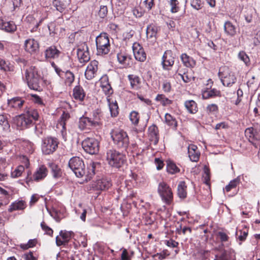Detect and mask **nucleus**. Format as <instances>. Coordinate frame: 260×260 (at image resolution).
I'll list each match as a JSON object with an SVG mask.
<instances>
[{
	"instance_id": "41",
	"label": "nucleus",
	"mask_w": 260,
	"mask_h": 260,
	"mask_svg": "<svg viewBox=\"0 0 260 260\" xmlns=\"http://www.w3.org/2000/svg\"><path fill=\"white\" fill-rule=\"evenodd\" d=\"M8 164L5 158H0V181H4L7 178L8 175L3 173L2 171L7 167Z\"/></svg>"
},
{
	"instance_id": "19",
	"label": "nucleus",
	"mask_w": 260,
	"mask_h": 260,
	"mask_svg": "<svg viewBox=\"0 0 260 260\" xmlns=\"http://www.w3.org/2000/svg\"><path fill=\"white\" fill-rule=\"evenodd\" d=\"M24 49L26 52L30 54H34L38 51L39 44L35 39H28L25 41Z\"/></svg>"
},
{
	"instance_id": "10",
	"label": "nucleus",
	"mask_w": 260,
	"mask_h": 260,
	"mask_svg": "<svg viewBox=\"0 0 260 260\" xmlns=\"http://www.w3.org/2000/svg\"><path fill=\"white\" fill-rule=\"evenodd\" d=\"M58 146V142L56 138L47 137L42 141V150L45 154L52 153Z\"/></svg>"
},
{
	"instance_id": "42",
	"label": "nucleus",
	"mask_w": 260,
	"mask_h": 260,
	"mask_svg": "<svg viewBox=\"0 0 260 260\" xmlns=\"http://www.w3.org/2000/svg\"><path fill=\"white\" fill-rule=\"evenodd\" d=\"M68 4L63 3L60 0H53V6L56 10L61 13H62L66 9L67 5Z\"/></svg>"
},
{
	"instance_id": "7",
	"label": "nucleus",
	"mask_w": 260,
	"mask_h": 260,
	"mask_svg": "<svg viewBox=\"0 0 260 260\" xmlns=\"http://www.w3.org/2000/svg\"><path fill=\"white\" fill-rule=\"evenodd\" d=\"M157 192L164 203L168 205L171 203L173 199V192L170 187L166 182H161L159 183Z\"/></svg>"
},
{
	"instance_id": "63",
	"label": "nucleus",
	"mask_w": 260,
	"mask_h": 260,
	"mask_svg": "<svg viewBox=\"0 0 260 260\" xmlns=\"http://www.w3.org/2000/svg\"><path fill=\"white\" fill-rule=\"evenodd\" d=\"M100 83L101 88L104 87L105 86H108L110 85L109 82V79L107 75H104L100 79Z\"/></svg>"
},
{
	"instance_id": "14",
	"label": "nucleus",
	"mask_w": 260,
	"mask_h": 260,
	"mask_svg": "<svg viewBox=\"0 0 260 260\" xmlns=\"http://www.w3.org/2000/svg\"><path fill=\"white\" fill-rule=\"evenodd\" d=\"M112 185L111 180L107 178H102L96 180L92 184L94 190H105L109 189Z\"/></svg>"
},
{
	"instance_id": "64",
	"label": "nucleus",
	"mask_w": 260,
	"mask_h": 260,
	"mask_svg": "<svg viewBox=\"0 0 260 260\" xmlns=\"http://www.w3.org/2000/svg\"><path fill=\"white\" fill-rule=\"evenodd\" d=\"M103 92L105 93L106 95H107V96L110 97V95L112 94L113 92V90L111 86L110 85L104 86L102 88Z\"/></svg>"
},
{
	"instance_id": "11",
	"label": "nucleus",
	"mask_w": 260,
	"mask_h": 260,
	"mask_svg": "<svg viewBox=\"0 0 260 260\" xmlns=\"http://www.w3.org/2000/svg\"><path fill=\"white\" fill-rule=\"evenodd\" d=\"M77 55L80 63H84L89 60L88 47L85 43H82L78 46Z\"/></svg>"
},
{
	"instance_id": "28",
	"label": "nucleus",
	"mask_w": 260,
	"mask_h": 260,
	"mask_svg": "<svg viewBox=\"0 0 260 260\" xmlns=\"http://www.w3.org/2000/svg\"><path fill=\"white\" fill-rule=\"evenodd\" d=\"M217 96H221V92L215 88L205 90L202 92L203 99L214 98Z\"/></svg>"
},
{
	"instance_id": "3",
	"label": "nucleus",
	"mask_w": 260,
	"mask_h": 260,
	"mask_svg": "<svg viewBox=\"0 0 260 260\" xmlns=\"http://www.w3.org/2000/svg\"><path fill=\"white\" fill-rule=\"evenodd\" d=\"M38 111L34 109H29L25 114H21L15 119V123L18 129H23L33 124V121L39 119Z\"/></svg>"
},
{
	"instance_id": "48",
	"label": "nucleus",
	"mask_w": 260,
	"mask_h": 260,
	"mask_svg": "<svg viewBox=\"0 0 260 260\" xmlns=\"http://www.w3.org/2000/svg\"><path fill=\"white\" fill-rule=\"evenodd\" d=\"M240 179L238 177L233 180L231 181L228 185H227L225 187V190L229 192L231 189L235 188L237 187L238 185L240 184Z\"/></svg>"
},
{
	"instance_id": "33",
	"label": "nucleus",
	"mask_w": 260,
	"mask_h": 260,
	"mask_svg": "<svg viewBox=\"0 0 260 260\" xmlns=\"http://www.w3.org/2000/svg\"><path fill=\"white\" fill-rule=\"evenodd\" d=\"M158 28L153 24H150L147 26L146 30V35L147 38L152 39L153 41L156 39V36L157 33Z\"/></svg>"
},
{
	"instance_id": "27",
	"label": "nucleus",
	"mask_w": 260,
	"mask_h": 260,
	"mask_svg": "<svg viewBox=\"0 0 260 260\" xmlns=\"http://www.w3.org/2000/svg\"><path fill=\"white\" fill-rule=\"evenodd\" d=\"M224 30L225 33L229 36L233 37L237 34V28L230 21H226L224 24Z\"/></svg>"
},
{
	"instance_id": "20",
	"label": "nucleus",
	"mask_w": 260,
	"mask_h": 260,
	"mask_svg": "<svg viewBox=\"0 0 260 260\" xmlns=\"http://www.w3.org/2000/svg\"><path fill=\"white\" fill-rule=\"evenodd\" d=\"M70 118V115L68 113L63 112L62 114L59 121L58 122L56 127L58 129L61 133L62 136L63 138H66L67 135L66 121Z\"/></svg>"
},
{
	"instance_id": "38",
	"label": "nucleus",
	"mask_w": 260,
	"mask_h": 260,
	"mask_svg": "<svg viewBox=\"0 0 260 260\" xmlns=\"http://www.w3.org/2000/svg\"><path fill=\"white\" fill-rule=\"evenodd\" d=\"M165 122L169 126L176 128L177 126V122L176 119L171 114L166 113L165 116Z\"/></svg>"
},
{
	"instance_id": "4",
	"label": "nucleus",
	"mask_w": 260,
	"mask_h": 260,
	"mask_svg": "<svg viewBox=\"0 0 260 260\" xmlns=\"http://www.w3.org/2000/svg\"><path fill=\"white\" fill-rule=\"evenodd\" d=\"M106 160L111 167L119 168L125 162L126 158L122 153L114 149H109L106 153Z\"/></svg>"
},
{
	"instance_id": "53",
	"label": "nucleus",
	"mask_w": 260,
	"mask_h": 260,
	"mask_svg": "<svg viewBox=\"0 0 260 260\" xmlns=\"http://www.w3.org/2000/svg\"><path fill=\"white\" fill-rule=\"evenodd\" d=\"M169 4L171 6V12L172 13H175L179 11V2L177 0H170Z\"/></svg>"
},
{
	"instance_id": "12",
	"label": "nucleus",
	"mask_w": 260,
	"mask_h": 260,
	"mask_svg": "<svg viewBox=\"0 0 260 260\" xmlns=\"http://www.w3.org/2000/svg\"><path fill=\"white\" fill-rule=\"evenodd\" d=\"M174 63V56L170 50L166 51L162 57L161 65L165 70H169Z\"/></svg>"
},
{
	"instance_id": "58",
	"label": "nucleus",
	"mask_w": 260,
	"mask_h": 260,
	"mask_svg": "<svg viewBox=\"0 0 260 260\" xmlns=\"http://www.w3.org/2000/svg\"><path fill=\"white\" fill-rule=\"evenodd\" d=\"M255 131L253 127L247 128L245 131L246 136L252 139L255 138Z\"/></svg>"
},
{
	"instance_id": "2",
	"label": "nucleus",
	"mask_w": 260,
	"mask_h": 260,
	"mask_svg": "<svg viewBox=\"0 0 260 260\" xmlns=\"http://www.w3.org/2000/svg\"><path fill=\"white\" fill-rule=\"evenodd\" d=\"M25 79L29 88L37 91L42 90V86L45 81L43 80L38 69L35 67H30L25 72Z\"/></svg>"
},
{
	"instance_id": "55",
	"label": "nucleus",
	"mask_w": 260,
	"mask_h": 260,
	"mask_svg": "<svg viewBox=\"0 0 260 260\" xmlns=\"http://www.w3.org/2000/svg\"><path fill=\"white\" fill-rule=\"evenodd\" d=\"M210 173L209 171L206 169L204 170V173L203 175V181L204 183L207 184V185H210Z\"/></svg>"
},
{
	"instance_id": "16",
	"label": "nucleus",
	"mask_w": 260,
	"mask_h": 260,
	"mask_svg": "<svg viewBox=\"0 0 260 260\" xmlns=\"http://www.w3.org/2000/svg\"><path fill=\"white\" fill-rule=\"evenodd\" d=\"M25 103V100L18 96L7 100L8 107L10 109L17 111L22 109Z\"/></svg>"
},
{
	"instance_id": "54",
	"label": "nucleus",
	"mask_w": 260,
	"mask_h": 260,
	"mask_svg": "<svg viewBox=\"0 0 260 260\" xmlns=\"http://www.w3.org/2000/svg\"><path fill=\"white\" fill-rule=\"evenodd\" d=\"M238 56V58L243 61L246 64L249 63L250 60L249 58L244 51H240Z\"/></svg>"
},
{
	"instance_id": "9",
	"label": "nucleus",
	"mask_w": 260,
	"mask_h": 260,
	"mask_svg": "<svg viewBox=\"0 0 260 260\" xmlns=\"http://www.w3.org/2000/svg\"><path fill=\"white\" fill-rule=\"evenodd\" d=\"M82 147L87 153L95 154L99 151V142L94 138H87L82 143Z\"/></svg>"
},
{
	"instance_id": "6",
	"label": "nucleus",
	"mask_w": 260,
	"mask_h": 260,
	"mask_svg": "<svg viewBox=\"0 0 260 260\" xmlns=\"http://www.w3.org/2000/svg\"><path fill=\"white\" fill-rule=\"evenodd\" d=\"M97 54L104 55L107 54L110 50V44L108 35L106 33H102L96 38Z\"/></svg>"
},
{
	"instance_id": "18",
	"label": "nucleus",
	"mask_w": 260,
	"mask_h": 260,
	"mask_svg": "<svg viewBox=\"0 0 260 260\" xmlns=\"http://www.w3.org/2000/svg\"><path fill=\"white\" fill-rule=\"evenodd\" d=\"M60 54V52L56 46H51L48 47L44 51L45 60L50 61L52 59L57 58Z\"/></svg>"
},
{
	"instance_id": "47",
	"label": "nucleus",
	"mask_w": 260,
	"mask_h": 260,
	"mask_svg": "<svg viewBox=\"0 0 260 260\" xmlns=\"http://www.w3.org/2000/svg\"><path fill=\"white\" fill-rule=\"evenodd\" d=\"M155 100L159 102L163 106L170 105L172 102L164 94H158L155 98Z\"/></svg>"
},
{
	"instance_id": "60",
	"label": "nucleus",
	"mask_w": 260,
	"mask_h": 260,
	"mask_svg": "<svg viewBox=\"0 0 260 260\" xmlns=\"http://www.w3.org/2000/svg\"><path fill=\"white\" fill-rule=\"evenodd\" d=\"M41 226L43 230L45 233L49 236H52L53 234V230L48 226L44 222H42L41 224Z\"/></svg>"
},
{
	"instance_id": "25",
	"label": "nucleus",
	"mask_w": 260,
	"mask_h": 260,
	"mask_svg": "<svg viewBox=\"0 0 260 260\" xmlns=\"http://www.w3.org/2000/svg\"><path fill=\"white\" fill-rule=\"evenodd\" d=\"M0 28L7 32H13L16 29V26L12 21H5L0 18Z\"/></svg>"
},
{
	"instance_id": "29",
	"label": "nucleus",
	"mask_w": 260,
	"mask_h": 260,
	"mask_svg": "<svg viewBox=\"0 0 260 260\" xmlns=\"http://www.w3.org/2000/svg\"><path fill=\"white\" fill-rule=\"evenodd\" d=\"M73 96L74 98L79 101H82L85 96V93L83 88L80 86H76L73 89Z\"/></svg>"
},
{
	"instance_id": "15",
	"label": "nucleus",
	"mask_w": 260,
	"mask_h": 260,
	"mask_svg": "<svg viewBox=\"0 0 260 260\" xmlns=\"http://www.w3.org/2000/svg\"><path fill=\"white\" fill-rule=\"evenodd\" d=\"M99 62L95 60L91 61L86 68L85 76L87 80H91L95 75L98 69Z\"/></svg>"
},
{
	"instance_id": "44",
	"label": "nucleus",
	"mask_w": 260,
	"mask_h": 260,
	"mask_svg": "<svg viewBox=\"0 0 260 260\" xmlns=\"http://www.w3.org/2000/svg\"><path fill=\"white\" fill-rule=\"evenodd\" d=\"M167 169L168 173L173 174L179 172V169L171 161H167Z\"/></svg>"
},
{
	"instance_id": "51",
	"label": "nucleus",
	"mask_w": 260,
	"mask_h": 260,
	"mask_svg": "<svg viewBox=\"0 0 260 260\" xmlns=\"http://www.w3.org/2000/svg\"><path fill=\"white\" fill-rule=\"evenodd\" d=\"M178 72V70H177L175 75L177 76H179L184 83H187L191 81L192 76L189 75L187 72L182 74L180 72L177 73Z\"/></svg>"
},
{
	"instance_id": "61",
	"label": "nucleus",
	"mask_w": 260,
	"mask_h": 260,
	"mask_svg": "<svg viewBox=\"0 0 260 260\" xmlns=\"http://www.w3.org/2000/svg\"><path fill=\"white\" fill-rule=\"evenodd\" d=\"M37 241L36 240H29L28 243L26 244H21V247L24 249H27L29 248H31L35 246L36 244Z\"/></svg>"
},
{
	"instance_id": "31",
	"label": "nucleus",
	"mask_w": 260,
	"mask_h": 260,
	"mask_svg": "<svg viewBox=\"0 0 260 260\" xmlns=\"http://www.w3.org/2000/svg\"><path fill=\"white\" fill-rule=\"evenodd\" d=\"M181 60L184 66L187 68H192L196 64V61L193 58L187 55L186 53H183L180 56Z\"/></svg>"
},
{
	"instance_id": "36",
	"label": "nucleus",
	"mask_w": 260,
	"mask_h": 260,
	"mask_svg": "<svg viewBox=\"0 0 260 260\" xmlns=\"http://www.w3.org/2000/svg\"><path fill=\"white\" fill-rule=\"evenodd\" d=\"M184 106L187 111L192 114H194L198 111L197 103L193 100L186 101L184 103Z\"/></svg>"
},
{
	"instance_id": "56",
	"label": "nucleus",
	"mask_w": 260,
	"mask_h": 260,
	"mask_svg": "<svg viewBox=\"0 0 260 260\" xmlns=\"http://www.w3.org/2000/svg\"><path fill=\"white\" fill-rule=\"evenodd\" d=\"M108 14V8L106 6H101L100 9L99 11L98 14L99 16L101 18H105Z\"/></svg>"
},
{
	"instance_id": "50",
	"label": "nucleus",
	"mask_w": 260,
	"mask_h": 260,
	"mask_svg": "<svg viewBox=\"0 0 260 260\" xmlns=\"http://www.w3.org/2000/svg\"><path fill=\"white\" fill-rule=\"evenodd\" d=\"M206 111L208 115H214L218 112V107L215 104H211L206 107Z\"/></svg>"
},
{
	"instance_id": "40",
	"label": "nucleus",
	"mask_w": 260,
	"mask_h": 260,
	"mask_svg": "<svg viewBox=\"0 0 260 260\" xmlns=\"http://www.w3.org/2000/svg\"><path fill=\"white\" fill-rule=\"evenodd\" d=\"M101 113L98 110L93 112L92 117L90 118L91 119V121L94 127L99 125L101 123Z\"/></svg>"
},
{
	"instance_id": "13",
	"label": "nucleus",
	"mask_w": 260,
	"mask_h": 260,
	"mask_svg": "<svg viewBox=\"0 0 260 260\" xmlns=\"http://www.w3.org/2000/svg\"><path fill=\"white\" fill-rule=\"evenodd\" d=\"M59 236L56 237V243L58 246L66 245L74 236L72 231H60Z\"/></svg>"
},
{
	"instance_id": "34",
	"label": "nucleus",
	"mask_w": 260,
	"mask_h": 260,
	"mask_svg": "<svg viewBox=\"0 0 260 260\" xmlns=\"http://www.w3.org/2000/svg\"><path fill=\"white\" fill-rule=\"evenodd\" d=\"M128 79L130 82L131 87L134 89H138L139 88L141 81L140 78L135 75H129Z\"/></svg>"
},
{
	"instance_id": "17",
	"label": "nucleus",
	"mask_w": 260,
	"mask_h": 260,
	"mask_svg": "<svg viewBox=\"0 0 260 260\" xmlns=\"http://www.w3.org/2000/svg\"><path fill=\"white\" fill-rule=\"evenodd\" d=\"M133 50L136 60L143 62L146 59V54L142 47L137 42L133 44Z\"/></svg>"
},
{
	"instance_id": "21",
	"label": "nucleus",
	"mask_w": 260,
	"mask_h": 260,
	"mask_svg": "<svg viewBox=\"0 0 260 260\" xmlns=\"http://www.w3.org/2000/svg\"><path fill=\"white\" fill-rule=\"evenodd\" d=\"M148 136L149 140L156 145L159 140L158 130L155 125L150 126L148 128Z\"/></svg>"
},
{
	"instance_id": "52",
	"label": "nucleus",
	"mask_w": 260,
	"mask_h": 260,
	"mask_svg": "<svg viewBox=\"0 0 260 260\" xmlns=\"http://www.w3.org/2000/svg\"><path fill=\"white\" fill-rule=\"evenodd\" d=\"M236 235L237 239L240 241L239 244L241 245V242L245 240L248 235V231H242L239 230L237 232Z\"/></svg>"
},
{
	"instance_id": "35",
	"label": "nucleus",
	"mask_w": 260,
	"mask_h": 260,
	"mask_svg": "<svg viewBox=\"0 0 260 260\" xmlns=\"http://www.w3.org/2000/svg\"><path fill=\"white\" fill-rule=\"evenodd\" d=\"M0 125L2 126L4 131H10V125L8 122L7 114L4 113L0 114Z\"/></svg>"
},
{
	"instance_id": "30",
	"label": "nucleus",
	"mask_w": 260,
	"mask_h": 260,
	"mask_svg": "<svg viewBox=\"0 0 260 260\" xmlns=\"http://www.w3.org/2000/svg\"><path fill=\"white\" fill-rule=\"evenodd\" d=\"M117 58L118 62L126 67L130 64L131 58L125 53L120 52L117 54Z\"/></svg>"
},
{
	"instance_id": "49",
	"label": "nucleus",
	"mask_w": 260,
	"mask_h": 260,
	"mask_svg": "<svg viewBox=\"0 0 260 260\" xmlns=\"http://www.w3.org/2000/svg\"><path fill=\"white\" fill-rule=\"evenodd\" d=\"M24 167L22 165L18 166L13 171L11 172V177L13 178H18L21 176L23 172L24 171Z\"/></svg>"
},
{
	"instance_id": "8",
	"label": "nucleus",
	"mask_w": 260,
	"mask_h": 260,
	"mask_svg": "<svg viewBox=\"0 0 260 260\" xmlns=\"http://www.w3.org/2000/svg\"><path fill=\"white\" fill-rule=\"evenodd\" d=\"M218 75L221 82L225 86L231 87L237 81L234 73L230 71L226 67H224L222 71H221L220 69L218 73Z\"/></svg>"
},
{
	"instance_id": "24",
	"label": "nucleus",
	"mask_w": 260,
	"mask_h": 260,
	"mask_svg": "<svg viewBox=\"0 0 260 260\" xmlns=\"http://www.w3.org/2000/svg\"><path fill=\"white\" fill-rule=\"evenodd\" d=\"M197 148L194 145H190L188 147V156L192 161L196 162L199 159L200 153L197 150Z\"/></svg>"
},
{
	"instance_id": "5",
	"label": "nucleus",
	"mask_w": 260,
	"mask_h": 260,
	"mask_svg": "<svg viewBox=\"0 0 260 260\" xmlns=\"http://www.w3.org/2000/svg\"><path fill=\"white\" fill-rule=\"evenodd\" d=\"M114 143L119 148L126 149L129 145V138L126 132L122 129H113L110 133Z\"/></svg>"
},
{
	"instance_id": "26",
	"label": "nucleus",
	"mask_w": 260,
	"mask_h": 260,
	"mask_svg": "<svg viewBox=\"0 0 260 260\" xmlns=\"http://www.w3.org/2000/svg\"><path fill=\"white\" fill-rule=\"evenodd\" d=\"M91 119L87 117H82L80 118L78 127L81 130L90 129L91 127H94L91 122Z\"/></svg>"
},
{
	"instance_id": "1",
	"label": "nucleus",
	"mask_w": 260,
	"mask_h": 260,
	"mask_svg": "<svg viewBox=\"0 0 260 260\" xmlns=\"http://www.w3.org/2000/svg\"><path fill=\"white\" fill-rule=\"evenodd\" d=\"M99 165L98 162L90 161L86 169L82 159L76 156L71 158L68 163L69 167L77 177L85 176L86 180H90L94 175L95 169Z\"/></svg>"
},
{
	"instance_id": "22",
	"label": "nucleus",
	"mask_w": 260,
	"mask_h": 260,
	"mask_svg": "<svg viewBox=\"0 0 260 260\" xmlns=\"http://www.w3.org/2000/svg\"><path fill=\"white\" fill-rule=\"evenodd\" d=\"M47 169L44 166H41L38 168L33 175L35 181H39L45 178L47 175Z\"/></svg>"
},
{
	"instance_id": "59",
	"label": "nucleus",
	"mask_w": 260,
	"mask_h": 260,
	"mask_svg": "<svg viewBox=\"0 0 260 260\" xmlns=\"http://www.w3.org/2000/svg\"><path fill=\"white\" fill-rule=\"evenodd\" d=\"M191 6L193 9L199 10L202 8V4L201 0H192Z\"/></svg>"
},
{
	"instance_id": "45",
	"label": "nucleus",
	"mask_w": 260,
	"mask_h": 260,
	"mask_svg": "<svg viewBox=\"0 0 260 260\" xmlns=\"http://www.w3.org/2000/svg\"><path fill=\"white\" fill-rule=\"evenodd\" d=\"M130 121L134 125H137L139 123L140 116L139 113L136 111H132L129 115Z\"/></svg>"
},
{
	"instance_id": "46",
	"label": "nucleus",
	"mask_w": 260,
	"mask_h": 260,
	"mask_svg": "<svg viewBox=\"0 0 260 260\" xmlns=\"http://www.w3.org/2000/svg\"><path fill=\"white\" fill-rule=\"evenodd\" d=\"M25 207L24 202L22 201H20L12 203L10 206V210L12 211L17 210H22Z\"/></svg>"
},
{
	"instance_id": "23",
	"label": "nucleus",
	"mask_w": 260,
	"mask_h": 260,
	"mask_svg": "<svg viewBox=\"0 0 260 260\" xmlns=\"http://www.w3.org/2000/svg\"><path fill=\"white\" fill-rule=\"evenodd\" d=\"M107 101L108 103L111 115L112 117H116L118 115L119 111L118 106L116 101L113 100L109 96L107 97Z\"/></svg>"
},
{
	"instance_id": "62",
	"label": "nucleus",
	"mask_w": 260,
	"mask_h": 260,
	"mask_svg": "<svg viewBox=\"0 0 260 260\" xmlns=\"http://www.w3.org/2000/svg\"><path fill=\"white\" fill-rule=\"evenodd\" d=\"M132 256L129 255L127 250L126 249L122 250L120 260H131Z\"/></svg>"
},
{
	"instance_id": "57",
	"label": "nucleus",
	"mask_w": 260,
	"mask_h": 260,
	"mask_svg": "<svg viewBox=\"0 0 260 260\" xmlns=\"http://www.w3.org/2000/svg\"><path fill=\"white\" fill-rule=\"evenodd\" d=\"M162 88L165 92H170L172 89L171 83L167 80L164 81L162 84Z\"/></svg>"
},
{
	"instance_id": "37",
	"label": "nucleus",
	"mask_w": 260,
	"mask_h": 260,
	"mask_svg": "<svg viewBox=\"0 0 260 260\" xmlns=\"http://www.w3.org/2000/svg\"><path fill=\"white\" fill-rule=\"evenodd\" d=\"M187 186L184 181H181L178 185V195L180 198L184 199L186 197Z\"/></svg>"
},
{
	"instance_id": "32",
	"label": "nucleus",
	"mask_w": 260,
	"mask_h": 260,
	"mask_svg": "<svg viewBox=\"0 0 260 260\" xmlns=\"http://www.w3.org/2000/svg\"><path fill=\"white\" fill-rule=\"evenodd\" d=\"M49 166L51 169V173L54 178L58 179L62 176V172L59 166L53 162L49 163Z\"/></svg>"
},
{
	"instance_id": "39",
	"label": "nucleus",
	"mask_w": 260,
	"mask_h": 260,
	"mask_svg": "<svg viewBox=\"0 0 260 260\" xmlns=\"http://www.w3.org/2000/svg\"><path fill=\"white\" fill-rule=\"evenodd\" d=\"M0 69L5 72H13L14 71L13 66L1 58H0Z\"/></svg>"
},
{
	"instance_id": "43",
	"label": "nucleus",
	"mask_w": 260,
	"mask_h": 260,
	"mask_svg": "<svg viewBox=\"0 0 260 260\" xmlns=\"http://www.w3.org/2000/svg\"><path fill=\"white\" fill-rule=\"evenodd\" d=\"M63 76H64L65 83L67 85L70 86L75 79L74 74L69 71H67L64 73Z\"/></svg>"
}]
</instances>
